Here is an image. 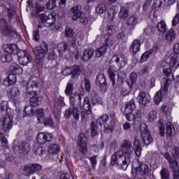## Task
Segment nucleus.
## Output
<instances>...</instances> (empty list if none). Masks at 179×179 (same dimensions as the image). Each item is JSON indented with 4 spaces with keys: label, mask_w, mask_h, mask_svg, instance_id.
<instances>
[{
    "label": "nucleus",
    "mask_w": 179,
    "mask_h": 179,
    "mask_svg": "<svg viewBox=\"0 0 179 179\" xmlns=\"http://www.w3.org/2000/svg\"><path fill=\"white\" fill-rule=\"evenodd\" d=\"M134 150L136 156L141 157L142 155V145L139 139L135 138L134 148H132V142L129 140H124L122 143L121 150H117L112 155L111 165L115 166V164H117L122 170H127L128 166L131 164Z\"/></svg>",
    "instance_id": "f257e3e1"
},
{
    "label": "nucleus",
    "mask_w": 179,
    "mask_h": 179,
    "mask_svg": "<svg viewBox=\"0 0 179 179\" xmlns=\"http://www.w3.org/2000/svg\"><path fill=\"white\" fill-rule=\"evenodd\" d=\"M1 127L5 132H9L13 125V114L5 115L1 120Z\"/></svg>",
    "instance_id": "f03ea898"
},
{
    "label": "nucleus",
    "mask_w": 179,
    "mask_h": 179,
    "mask_svg": "<svg viewBox=\"0 0 179 179\" xmlns=\"http://www.w3.org/2000/svg\"><path fill=\"white\" fill-rule=\"evenodd\" d=\"M40 83L34 80V78H29L27 85L26 97H30L32 94H36L37 93L36 90L38 89Z\"/></svg>",
    "instance_id": "7ed1b4c3"
},
{
    "label": "nucleus",
    "mask_w": 179,
    "mask_h": 179,
    "mask_svg": "<svg viewBox=\"0 0 179 179\" xmlns=\"http://www.w3.org/2000/svg\"><path fill=\"white\" fill-rule=\"evenodd\" d=\"M18 55V61L20 65H23L24 66L28 65L33 61V58L30 53L26 50L20 51L17 54Z\"/></svg>",
    "instance_id": "20e7f679"
},
{
    "label": "nucleus",
    "mask_w": 179,
    "mask_h": 179,
    "mask_svg": "<svg viewBox=\"0 0 179 179\" xmlns=\"http://www.w3.org/2000/svg\"><path fill=\"white\" fill-rule=\"evenodd\" d=\"M34 52L38 59H42V58L45 57V54L48 52V45L43 41L40 46L36 47L34 50Z\"/></svg>",
    "instance_id": "39448f33"
},
{
    "label": "nucleus",
    "mask_w": 179,
    "mask_h": 179,
    "mask_svg": "<svg viewBox=\"0 0 179 179\" xmlns=\"http://www.w3.org/2000/svg\"><path fill=\"white\" fill-rule=\"evenodd\" d=\"M42 169H43V166L37 164H31L29 165H27L24 167L23 174L24 176H27V177H29V176H31V174H34L36 171H41Z\"/></svg>",
    "instance_id": "423d86ee"
},
{
    "label": "nucleus",
    "mask_w": 179,
    "mask_h": 179,
    "mask_svg": "<svg viewBox=\"0 0 179 179\" xmlns=\"http://www.w3.org/2000/svg\"><path fill=\"white\" fill-rule=\"evenodd\" d=\"M87 141V138L85 134L81 133L79 134L77 143L78 145L79 150L83 153V155L87 153V145L86 144Z\"/></svg>",
    "instance_id": "0eeeda50"
},
{
    "label": "nucleus",
    "mask_w": 179,
    "mask_h": 179,
    "mask_svg": "<svg viewBox=\"0 0 179 179\" xmlns=\"http://www.w3.org/2000/svg\"><path fill=\"white\" fill-rule=\"evenodd\" d=\"M78 106H71L69 109L65 111L64 116L66 118H71V115H73L74 120H79L80 115V110L78 108Z\"/></svg>",
    "instance_id": "6e6552de"
},
{
    "label": "nucleus",
    "mask_w": 179,
    "mask_h": 179,
    "mask_svg": "<svg viewBox=\"0 0 179 179\" xmlns=\"http://www.w3.org/2000/svg\"><path fill=\"white\" fill-rule=\"evenodd\" d=\"M110 64H115L117 66L122 68L127 64V57L124 55H114L110 59Z\"/></svg>",
    "instance_id": "1a4fd4ad"
},
{
    "label": "nucleus",
    "mask_w": 179,
    "mask_h": 179,
    "mask_svg": "<svg viewBox=\"0 0 179 179\" xmlns=\"http://www.w3.org/2000/svg\"><path fill=\"white\" fill-rule=\"evenodd\" d=\"M70 106L82 107V95L79 92H74L70 95Z\"/></svg>",
    "instance_id": "9d476101"
},
{
    "label": "nucleus",
    "mask_w": 179,
    "mask_h": 179,
    "mask_svg": "<svg viewBox=\"0 0 179 179\" xmlns=\"http://www.w3.org/2000/svg\"><path fill=\"white\" fill-rule=\"evenodd\" d=\"M9 99L11 101L16 103L20 100V92L16 87H11L8 91Z\"/></svg>",
    "instance_id": "9b49d317"
},
{
    "label": "nucleus",
    "mask_w": 179,
    "mask_h": 179,
    "mask_svg": "<svg viewBox=\"0 0 179 179\" xmlns=\"http://www.w3.org/2000/svg\"><path fill=\"white\" fill-rule=\"evenodd\" d=\"M96 82L99 85V87L101 92L107 91V81L106 80V76L103 73H99L96 76Z\"/></svg>",
    "instance_id": "f8f14e48"
},
{
    "label": "nucleus",
    "mask_w": 179,
    "mask_h": 179,
    "mask_svg": "<svg viewBox=\"0 0 179 179\" xmlns=\"http://www.w3.org/2000/svg\"><path fill=\"white\" fill-rule=\"evenodd\" d=\"M133 174H141V176H147L149 174V166L145 164H141L136 168L132 167Z\"/></svg>",
    "instance_id": "ddd939ff"
},
{
    "label": "nucleus",
    "mask_w": 179,
    "mask_h": 179,
    "mask_svg": "<svg viewBox=\"0 0 179 179\" xmlns=\"http://www.w3.org/2000/svg\"><path fill=\"white\" fill-rule=\"evenodd\" d=\"M139 104L142 106H146L148 103H150L152 97L150 95L145 92L141 91L138 96Z\"/></svg>",
    "instance_id": "4468645a"
},
{
    "label": "nucleus",
    "mask_w": 179,
    "mask_h": 179,
    "mask_svg": "<svg viewBox=\"0 0 179 179\" xmlns=\"http://www.w3.org/2000/svg\"><path fill=\"white\" fill-rule=\"evenodd\" d=\"M54 139V135L50 133H39L37 135V141L39 143H45V142H51Z\"/></svg>",
    "instance_id": "2eb2a0df"
},
{
    "label": "nucleus",
    "mask_w": 179,
    "mask_h": 179,
    "mask_svg": "<svg viewBox=\"0 0 179 179\" xmlns=\"http://www.w3.org/2000/svg\"><path fill=\"white\" fill-rule=\"evenodd\" d=\"M141 137L143 139V142L144 145H145V146H148V145H150V143L153 142V137L152 136L150 131L148 130V129H143L141 133Z\"/></svg>",
    "instance_id": "dca6fc26"
},
{
    "label": "nucleus",
    "mask_w": 179,
    "mask_h": 179,
    "mask_svg": "<svg viewBox=\"0 0 179 179\" xmlns=\"http://www.w3.org/2000/svg\"><path fill=\"white\" fill-rule=\"evenodd\" d=\"M0 111L1 113H6V115L13 114V110L9 108V103L7 101H1L0 102Z\"/></svg>",
    "instance_id": "f3484780"
},
{
    "label": "nucleus",
    "mask_w": 179,
    "mask_h": 179,
    "mask_svg": "<svg viewBox=\"0 0 179 179\" xmlns=\"http://www.w3.org/2000/svg\"><path fill=\"white\" fill-rule=\"evenodd\" d=\"M27 99H29L30 105L33 107H37V106L41 104L42 99L37 95V93L29 95V97H27Z\"/></svg>",
    "instance_id": "a211bd4d"
},
{
    "label": "nucleus",
    "mask_w": 179,
    "mask_h": 179,
    "mask_svg": "<svg viewBox=\"0 0 179 179\" xmlns=\"http://www.w3.org/2000/svg\"><path fill=\"white\" fill-rule=\"evenodd\" d=\"M177 58H178V54H173L171 57L166 56L162 62V65L167 64L169 66H175L176 64H177Z\"/></svg>",
    "instance_id": "6ab92c4d"
},
{
    "label": "nucleus",
    "mask_w": 179,
    "mask_h": 179,
    "mask_svg": "<svg viewBox=\"0 0 179 179\" xmlns=\"http://www.w3.org/2000/svg\"><path fill=\"white\" fill-rule=\"evenodd\" d=\"M17 150L20 153H24V155L30 152V144L24 142L20 143L17 146Z\"/></svg>",
    "instance_id": "aec40b11"
},
{
    "label": "nucleus",
    "mask_w": 179,
    "mask_h": 179,
    "mask_svg": "<svg viewBox=\"0 0 179 179\" xmlns=\"http://www.w3.org/2000/svg\"><path fill=\"white\" fill-rule=\"evenodd\" d=\"M82 7L80 5L74 6L71 9V13H73V20H78L82 17V12H80Z\"/></svg>",
    "instance_id": "412c9836"
},
{
    "label": "nucleus",
    "mask_w": 179,
    "mask_h": 179,
    "mask_svg": "<svg viewBox=\"0 0 179 179\" xmlns=\"http://www.w3.org/2000/svg\"><path fill=\"white\" fill-rule=\"evenodd\" d=\"M135 108H136L135 99H131L125 105L124 114H131V113H133V111L135 110Z\"/></svg>",
    "instance_id": "4be33fe9"
},
{
    "label": "nucleus",
    "mask_w": 179,
    "mask_h": 179,
    "mask_svg": "<svg viewBox=\"0 0 179 179\" xmlns=\"http://www.w3.org/2000/svg\"><path fill=\"white\" fill-rule=\"evenodd\" d=\"M1 34H3V36H11V37L17 36V32L7 25L1 28Z\"/></svg>",
    "instance_id": "5701e85b"
},
{
    "label": "nucleus",
    "mask_w": 179,
    "mask_h": 179,
    "mask_svg": "<svg viewBox=\"0 0 179 179\" xmlns=\"http://www.w3.org/2000/svg\"><path fill=\"white\" fill-rule=\"evenodd\" d=\"M129 50L130 52H131L133 55H135L137 52H139V51H141V41H139V40L134 41Z\"/></svg>",
    "instance_id": "b1692460"
},
{
    "label": "nucleus",
    "mask_w": 179,
    "mask_h": 179,
    "mask_svg": "<svg viewBox=\"0 0 179 179\" xmlns=\"http://www.w3.org/2000/svg\"><path fill=\"white\" fill-rule=\"evenodd\" d=\"M10 71L12 73L15 75H20V73H23V69L19 66V64L16 63H12L10 66Z\"/></svg>",
    "instance_id": "393cba45"
},
{
    "label": "nucleus",
    "mask_w": 179,
    "mask_h": 179,
    "mask_svg": "<svg viewBox=\"0 0 179 179\" xmlns=\"http://www.w3.org/2000/svg\"><path fill=\"white\" fill-rule=\"evenodd\" d=\"M94 54V50L88 48L84 50V52L83 53V61H89L90 59H92V57H93Z\"/></svg>",
    "instance_id": "a878e982"
},
{
    "label": "nucleus",
    "mask_w": 179,
    "mask_h": 179,
    "mask_svg": "<svg viewBox=\"0 0 179 179\" xmlns=\"http://www.w3.org/2000/svg\"><path fill=\"white\" fill-rule=\"evenodd\" d=\"M56 21L57 18H55V13H52L51 14L48 15L45 26L46 27H51V26H52Z\"/></svg>",
    "instance_id": "bb28decb"
},
{
    "label": "nucleus",
    "mask_w": 179,
    "mask_h": 179,
    "mask_svg": "<svg viewBox=\"0 0 179 179\" xmlns=\"http://www.w3.org/2000/svg\"><path fill=\"white\" fill-rule=\"evenodd\" d=\"M17 50V45L16 44H7L5 48L6 52L8 55H12L15 54Z\"/></svg>",
    "instance_id": "cd10ccee"
},
{
    "label": "nucleus",
    "mask_w": 179,
    "mask_h": 179,
    "mask_svg": "<svg viewBox=\"0 0 179 179\" xmlns=\"http://www.w3.org/2000/svg\"><path fill=\"white\" fill-rule=\"evenodd\" d=\"M127 25L131 27V29H134L135 26L138 24V17L135 15L130 16L127 20Z\"/></svg>",
    "instance_id": "c85d7f7f"
},
{
    "label": "nucleus",
    "mask_w": 179,
    "mask_h": 179,
    "mask_svg": "<svg viewBox=\"0 0 179 179\" xmlns=\"http://www.w3.org/2000/svg\"><path fill=\"white\" fill-rule=\"evenodd\" d=\"M167 94V92H164L163 88H161L159 91H158L155 96V101L157 104H159L162 100H163V97L164 95Z\"/></svg>",
    "instance_id": "c756f323"
},
{
    "label": "nucleus",
    "mask_w": 179,
    "mask_h": 179,
    "mask_svg": "<svg viewBox=\"0 0 179 179\" xmlns=\"http://www.w3.org/2000/svg\"><path fill=\"white\" fill-rule=\"evenodd\" d=\"M91 99L92 104L94 106L95 104H99V103L101 102V98L97 94V92L92 90L91 92Z\"/></svg>",
    "instance_id": "7c9ffc66"
},
{
    "label": "nucleus",
    "mask_w": 179,
    "mask_h": 179,
    "mask_svg": "<svg viewBox=\"0 0 179 179\" xmlns=\"http://www.w3.org/2000/svg\"><path fill=\"white\" fill-rule=\"evenodd\" d=\"M81 72H82V70L80 69V66H73V67H71V78H72V79H75V78H78V76H79V75H80Z\"/></svg>",
    "instance_id": "2f4dec72"
},
{
    "label": "nucleus",
    "mask_w": 179,
    "mask_h": 179,
    "mask_svg": "<svg viewBox=\"0 0 179 179\" xmlns=\"http://www.w3.org/2000/svg\"><path fill=\"white\" fill-rule=\"evenodd\" d=\"M107 52V46L103 45L96 50L95 51V55L96 58H100V57H103Z\"/></svg>",
    "instance_id": "473e14b6"
},
{
    "label": "nucleus",
    "mask_w": 179,
    "mask_h": 179,
    "mask_svg": "<svg viewBox=\"0 0 179 179\" xmlns=\"http://www.w3.org/2000/svg\"><path fill=\"white\" fill-rule=\"evenodd\" d=\"M138 79V75L136 73H131L130 74V80L127 81V84L129 85L130 89H132L134 87V84L135 82H136V80Z\"/></svg>",
    "instance_id": "72a5a7b5"
},
{
    "label": "nucleus",
    "mask_w": 179,
    "mask_h": 179,
    "mask_svg": "<svg viewBox=\"0 0 179 179\" xmlns=\"http://www.w3.org/2000/svg\"><path fill=\"white\" fill-rule=\"evenodd\" d=\"M165 38L167 41H173L176 39V33L174 32V29H171L168 31L165 35Z\"/></svg>",
    "instance_id": "f704fd0d"
},
{
    "label": "nucleus",
    "mask_w": 179,
    "mask_h": 179,
    "mask_svg": "<svg viewBox=\"0 0 179 179\" xmlns=\"http://www.w3.org/2000/svg\"><path fill=\"white\" fill-rule=\"evenodd\" d=\"M59 149L61 148L57 144H52L48 148V152L49 153H51L52 155H57L59 152Z\"/></svg>",
    "instance_id": "c9c22d12"
},
{
    "label": "nucleus",
    "mask_w": 179,
    "mask_h": 179,
    "mask_svg": "<svg viewBox=\"0 0 179 179\" xmlns=\"http://www.w3.org/2000/svg\"><path fill=\"white\" fill-rule=\"evenodd\" d=\"M107 10V4L101 3L96 7V13L98 15H103Z\"/></svg>",
    "instance_id": "e433bc0d"
},
{
    "label": "nucleus",
    "mask_w": 179,
    "mask_h": 179,
    "mask_svg": "<svg viewBox=\"0 0 179 179\" xmlns=\"http://www.w3.org/2000/svg\"><path fill=\"white\" fill-rule=\"evenodd\" d=\"M57 50L59 52H65V51L69 50V45L66 42H61L57 45Z\"/></svg>",
    "instance_id": "4c0bfd02"
},
{
    "label": "nucleus",
    "mask_w": 179,
    "mask_h": 179,
    "mask_svg": "<svg viewBox=\"0 0 179 179\" xmlns=\"http://www.w3.org/2000/svg\"><path fill=\"white\" fill-rule=\"evenodd\" d=\"M129 15V13L128 12L127 8L121 7V9L119 13V17H120V19H123L124 20H125V19L128 17Z\"/></svg>",
    "instance_id": "58836bf2"
},
{
    "label": "nucleus",
    "mask_w": 179,
    "mask_h": 179,
    "mask_svg": "<svg viewBox=\"0 0 179 179\" xmlns=\"http://www.w3.org/2000/svg\"><path fill=\"white\" fill-rule=\"evenodd\" d=\"M80 108H83L85 111H91L90 110V101L89 100V97L85 96L84 99L83 105H81Z\"/></svg>",
    "instance_id": "ea45409f"
},
{
    "label": "nucleus",
    "mask_w": 179,
    "mask_h": 179,
    "mask_svg": "<svg viewBox=\"0 0 179 179\" xmlns=\"http://www.w3.org/2000/svg\"><path fill=\"white\" fill-rule=\"evenodd\" d=\"M36 118L38 119V121L39 122H43L44 121V110L43 109H38L36 112Z\"/></svg>",
    "instance_id": "a19ab883"
},
{
    "label": "nucleus",
    "mask_w": 179,
    "mask_h": 179,
    "mask_svg": "<svg viewBox=\"0 0 179 179\" xmlns=\"http://www.w3.org/2000/svg\"><path fill=\"white\" fill-rule=\"evenodd\" d=\"M159 31H161V33H166L167 30V25L166 24V22L164 21H160L157 26Z\"/></svg>",
    "instance_id": "79ce46f5"
},
{
    "label": "nucleus",
    "mask_w": 179,
    "mask_h": 179,
    "mask_svg": "<svg viewBox=\"0 0 179 179\" xmlns=\"http://www.w3.org/2000/svg\"><path fill=\"white\" fill-rule=\"evenodd\" d=\"M23 117H27V115H33L34 110H33V106H27L24 109Z\"/></svg>",
    "instance_id": "37998d69"
},
{
    "label": "nucleus",
    "mask_w": 179,
    "mask_h": 179,
    "mask_svg": "<svg viewBox=\"0 0 179 179\" xmlns=\"http://www.w3.org/2000/svg\"><path fill=\"white\" fill-rule=\"evenodd\" d=\"M107 17L110 22H113V20H114V17H115V10L114 8H110L108 9Z\"/></svg>",
    "instance_id": "c03bdc74"
},
{
    "label": "nucleus",
    "mask_w": 179,
    "mask_h": 179,
    "mask_svg": "<svg viewBox=\"0 0 179 179\" xmlns=\"http://www.w3.org/2000/svg\"><path fill=\"white\" fill-rule=\"evenodd\" d=\"M162 179H170V171L166 168H163L160 171Z\"/></svg>",
    "instance_id": "a18cd8bd"
},
{
    "label": "nucleus",
    "mask_w": 179,
    "mask_h": 179,
    "mask_svg": "<svg viewBox=\"0 0 179 179\" xmlns=\"http://www.w3.org/2000/svg\"><path fill=\"white\" fill-rule=\"evenodd\" d=\"M108 120H109L108 115L104 114L96 120V122L97 124H99V125H101V124H106V122H107Z\"/></svg>",
    "instance_id": "49530a36"
},
{
    "label": "nucleus",
    "mask_w": 179,
    "mask_h": 179,
    "mask_svg": "<svg viewBox=\"0 0 179 179\" xmlns=\"http://www.w3.org/2000/svg\"><path fill=\"white\" fill-rule=\"evenodd\" d=\"M173 131H174V126L171 122L166 123V135L171 136L173 135Z\"/></svg>",
    "instance_id": "de8ad7c7"
},
{
    "label": "nucleus",
    "mask_w": 179,
    "mask_h": 179,
    "mask_svg": "<svg viewBox=\"0 0 179 179\" xmlns=\"http://www.w3.org/2000/svg\"><path fill=\"white\" fill-rule=\"evenodd\" d=\"M98 129L99 127H97L96 122H92L91 123V136H96V135H97Z\"/></svg>",
    "instance_id": "09e8293b"
},
{
    "label": "nucleus",
    "mask_w": 179,
    "mask_h": 179,
    "mask_svg": "<svg viewBox=\"0 0 179 179\" xmlns=\"http://www.w3.org/2000/svg\"><path fill=\"white\" fill-rule=\"evenodd\" d=\"M171 83V80L165 78L164 86L161 87V89L164 90V93H167V92L169 91V86H170Z\"/></svg>",
    "instance_id": "8fccbe9b"
},
{
    "label": "nucleus",
    "mask_w": 179,
    "mask_h": 179,
    "mask_svg": "<svg viewBox=\"0 0 179 179\" xmlns=\"http://www.w3.org/2000/svg\"><path fill=\"white\" fill-rule=\"evenodd\" d=\"M157 118V111L152 110L148 114L149 121H155Z\"/></svg>",
    "instance_id": "3c124183"
},
{
    "label": "nucleus",
    "mask_w": 179,
    "mask_h": 179,
    "mask_svg": "<svg viewBox=\"0 0 179 179\" xmlns=\"http://www.w3.org/2000/svg\"><path fill=\"white\" fill-rule=\"evenodd\" d=\"M103 40H104V44L106 47H111V45H113V40H111L110 36H105L103 38Z\"/></svg>",
    "instance_id": "603ef678"
},
{
    "label": "nucleus",
    "mask_w": 179,
    "mask_h": 179,
    "mask_svg": "<svg viewBox=\"0 0 179 179\" xmlns=\"http://www.w3.org/2000/svg\"><path fill=\"white\" fill-rule=\"evenodd\" d=\"M152 55V51L148 50L142 55L141 58V62H145L149 59V57Z\"/></svg>",
    "instance_id": "864d4df0"
},
{
    "label": "nucleus",
    "mask_w": 179,
    "mask_h": 179,
    "mask_svg": "<svg viewBox=\"0 0 179 179\" xmlns=\"http://www.w3.org/2000/svg\"><path fill=\"white\" fill-rule=\"evenodd\" d=\"M62 75L64 76H69L72 75V66H66L62 69Z\"/></svg>",
    "instance_id": "5fc2aeb1"
},
{
    "label": "nucleus",
    "mask_w": 179,
    "mask_h": 179,
    "mask_svg": "<svg viewBox=\"0 0 179 179\" xmlns=\"http://www.w3.org/2000/svg\"><path fill=\"white\" fill-rule=\"evenodd\" d=\"M73 92V84L72 83H67L66 87L65 90V93L67 96H69V94H72V92Z\"/></svg>",
    "instance_id": "6e6d98bb"
},
{
    "label": "nucleus",
    "mask_w": 179,
    "mask_h": 179,
    "mask_svg": "<svg viewBox=\"0 0 179 179\" xmlns=\"http://www.w3.org/2000/svg\"><path fill=\"white\" fill-rule=\"evenodd\" d=\"M1 62H12V55H3L1 57Z\"/></svg>",
    "instance_id": "4d7b16f0"
},
{
    "label": "nucleus",
    "mask_w": 179,
    "mask_h": 179,
    "mask_svg": "<svg viewBox=\"0 0 179 179\" xmlns=\"http://www.w3.org/2000/svg\"><path fill=\"white\" fill-rule=\"evenodd\" d=\"M158 127L159 128V135L161 136H163L164 135V124H163V122L159 120L157 123Z\"/></svg>",
    "instance_id": "13d9d810"
},
{
    "label": "nucleus",
    "mask_w": 179,
    "mask_h": 179,
    "mask_svg": "<svg viewBox=\"0 0 179 179\" xmlns=\"http://www.w3.org/2000/svg\"><path fill=\"white\" fill-rule=\"evenodd\" d=\"M84 85L87 92H90V90H92V84L90 83V80L89 79L84 78Z\"/></svg>",
    "instance_id": "bf43d9fd"
},
{
    "label": "nucleus",
    "mask_w": 179,
    "mask_h": 179,
    "mask_svg": "<svg viewBox=\"0 0 179 179\" xmlns=\"http://www.w3.org/2000/svg\"><path fill=\"white\" fill-rule=\"evenodd\" d=\"M115 33V29L113 26H107L106 27V35L105 36H112V34H114Z\"/></svg>",
    "instance_id": "052dcab7"
},
{
    "label": "nucleus",
    "mask_w": 179,
    "mask_h": 179,
    "mask_svg": "<svg viewBox=\"0 0 179 179\" xmlns=\"http://www.w3.org/2000/svg\"><path fill=\"white\" fill-rule=\"evenodd\" d=\"M75 34V32L73 31V29H71L69 27H66L65 30V36L67 37H73V35Z\"/></svg>",
    "instance_id": "680f3d73"
},
{
    "label": "nucleus",
    "mask_w": 179,
    "mask_h": 179,
    "mask_svg": "<svg viewBox=\"0 0 179 179\" xmlns=\"http://www.w3.org/2000/svg\"><path fill=\"white\" fill-rule=\"evenodd\" d=\"M169 167L172 169V171H174V170H179L178 169V163L176 162V160L171 161L169 162Z\"/></svg>",
    "instance_id": "e2e57ef3"
},
{
    "label": "nucleus",
    "mask_w": 179,
    "mask_h": 179,
    "mask_svg": "<svg viewBox=\"0 0 179 179\" xmlns=\"http://www.w3.org/2000/svg\"><path fill=\"white\" fill-rule=\"evenodd\" d=\"M15 13L16 12L13 6L8 8V16L9 19H13V15H15Z\"/></svg>",
    "instance_id": "0e129e2a"
},
{
    "label": "nucleus",
    "mask_w": 179,
    "mask_h": 179,
    "mask_svg": "<svg viewBox=\"0 0 179 179\" xmlns=\"http://www.w3.org/2000/svg\"><path fill=\"white\" fill-rule=\"evenodd\" d=\"M34 153L36 155V156H41V155H45V150H43V148L39 147L35 149Z\"/></svg>",
    "instance_id": "69168bd1"
},
{
    "label": "nucleus",
    "mask_w": 179,
    "mask_h": 179,
    "mask_svg": "<svg viewBox=\"0 0 179 179\" xmlns=\"http://www.w3.org/2000/svg\"><path fill=\"white\" fill-rule=\"evenodd\" d=\"M179 23V13H178L175 17H173V20H172V26L173 27H176V26H177V24H178Z\"/></svg>",
    "instance_id": "338daca9"
},
{
    "label": "nucleus",
    "mask_w": 179,
    "mask_h": 179,
    "mask_svg": "<svg viewBox=\"0 0 179 179\" xmlns=\"http://www.w3.org/2000/svg\"><path fill=\"white\" fill-rule=\"evenodd\" d=\"M172 156L175 159H177L179 157V148L177 147H175L174 148L172 149Z\"/></svg>",
    "instance_id": "774afa93"
}]
</instances>
